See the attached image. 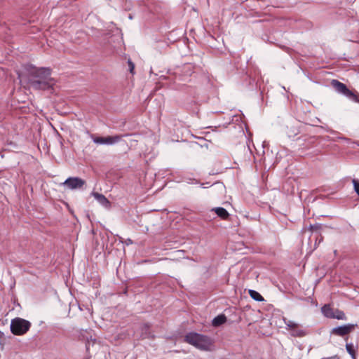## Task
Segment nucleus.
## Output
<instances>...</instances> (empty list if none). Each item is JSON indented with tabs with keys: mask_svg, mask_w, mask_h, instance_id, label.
Listing matches in <instances>:
<instances>
[{
	"mask_svg": "<svg viewBox=\"0 0 359 359\" xmlns=\"http://www.w3.org/2000/svg\"><path fill=\"white\" fill-rule=\"evenodd\" d=\"M28 82L33 89L37 90L50 89L55 84L50 68H37L33 66L28 70Z\"/></svg>",
	"mask_w": 359,
	"mask_h": 359,
	"instance_id": "1",
	"label": "nucleus"
},
{
	"mask_svg": "<svg viewBox=\"0 0 359 359\" xmlns=\"http://www.w3.org/2000/svg\"><path fill=\"white\" fill-rule=\"evenodd\" d=\"M184 341L203 351L215 350V341L209 336L196 333L189 332L184 337Z\"/></svg>",
	"mask_w": 359,
	"mask_h": 359,
	"instance_id": "2",
	"label": "nucleus"
},
{
	"mask_svg": "<svg viewBox=\"0 0 359 359\" xmlns=\"http://www.w3.org/2000/svg\"><path fill=\"white\" fill-rule=\"evenodd\" d=\"M330 85L337 93L346 96L353 102H359V94L356 91L349 90L344 83L337 79H332Z\"/></svg>",
	"mask_w": 359,
	"mask_h": 359,
	"instance_id": "3",
	"label": "nucleus"
},
{
	"mask_svg": "<svg viewBox=\"0 0 359 359\" xmlns=\"http://www.w3.org/2000/svg\"><path fill=\"white\" fill-rule=\"evenodd\" d=\"M30 327L31 323L29 321L20 318H15L11 322V331L15 335L25 334Z\"/></svg>",
	"mask_w": 359,
	"mask_h": 359,
	"instance_id": "4",
	"label": "nucleus"
},
{
	"mask_svg": "<svg viewBox=\"0 0 359 359\" xmlns=\"http://www.w3.org/2000/svg\"><path fill=\"white\" fill-rule=\"evenodd\" d=\"M125 136H128V134L116 135L114 136L107 137H95L93 135H92L91 138L93 142L95 144L111 145L120 142L122 137Z\"/></svg>",
	"mask_w": 359,
	"mask_h": 359,
	"instance_id": "5",
	"label": "nucleus"
},
{
	"mask_svg": "<svg viewBox=\"0 0 359 359\" xmlns=\"http://www.w3.org/2000/svg\"><path fill=\"white\" fill-rule=\"evenodd\" d=\"M86 184V181L78 177H70L67 178L63 184L69 189H81Z\"/></svg>",
	"mask_w": 359,
	"mask_h": 359,
	"instance_id": "6",
	"label": "nucleus"
},
{
	"mask_svg": "<svg viewBox=\"0 0 359 359\" xmlns=\"http://www.w3.org/2000/svg\"><path fill=\"white\" fill-rule=\"evenodd\" d=\"M357 325L354 324H346L341 326L334 327L332 330L331 333L334 335L344 337L350 332H351Z\"/></svg>",
	"mask_w": 359,
	"mask_h": 359,
	"instance_id": "7",
	"label": "nucleus"
},
{
	"mask_svg": "<svg viewBox=\"0 0 359 359\" xmlns=\"http://www.w3.org/2000/svg\"><path fill=\"white\" fill-rule=\"evenodd\" d=\"M151 325L149 323H144L141 326V336L142 339H147L153 337L150 331Z\"/></svg>",
	"mask_w": 359,
	"mask_h": 359,
	"instance_id": "8",
	"label": "nucleus"
},
{
	"mask_svg": "<svg viewBox=\"0 0 359 359\" xmlns=\"http://www.w3.org/2000/svg\"><path fill=\"white\" fill-rule=\"evenodd\" d=\"M91 195L103 206L107 207L109 205V200L103 194L92 192Z\"/></svg>",
	"mask_w": 359,
	"mask_h": 359,
	"instance_id": "9",
	"label": "nucleus"
},
{
	"mask_svg": "<svg viewBox=\"0 0 359 359\" xmlns=\"http://www.w3.org/2000/svg\"><path fill=\"white\" fill-rule=\"evenodd\" d=\"M212 211H214L218 217L224 220L227 219L229 217L227 210L222 207L214 208L212 209Z\"/></svg>",
	"mask_w": 359,
	"mask_h": 359,
	"instance_id": "10",
	"label": "nucleus"
},
{
	"mask_svg": "<svg viewBox=\"0 0 359 359\" xmlns=\"http://www.w3.org/2000/svg\"><path fill=\"white\" fill-rule=\"evenodd\" d=\"M226 321V317L224 314H220L213 318L212 321V325L213 327H219Z\"/></svg>",
	"mask_w": 359,
	"mask_h": 359,
	"instance_id": "11",
	"label": "nucleus"
},
{
	"mask_svg": "<svg viewBox=\"0 0 359 359\" xmlns=\"http://www.w3.org/2000/svg\"><path fill=\"white\" fill-rule=\"evenodd\" d=\"M323 313L327 318H332L334 313V310L330 307L328 305H325L321 309Z\"/></svg>",
	"mask_w": 359,
	"mask_h": 359,
	"instance_id": "12",
	"label": "nucleus"
},
{
	"mask_svg": "<svg viewBox=\"0 0 359 359\" xmlns=\"http://www.w3.org/2000/svg\"><path fill=\"white\" fill-rule=\"evenodd\" d=\"M291 335L293 337H302L306 334V330L299 328L298 326L290 331Z\"/></svg>",
	"mask_w": 359,
	"mask_h": 359,
	"instance_id": "13",
	"label": "nucleus"
},
{
	"mask_svg": "<svg viewBox=\"0 0 359 359\" xmlns=\"http://www.w3.org/2000/svg\"><path fill=\"white\" fill-rule=\"evenodd\" d=\"M249 294L252 299L257 302H263L264 300V297L258 292L254 290H250Z\"/></svg>",
	"mask_w": 359,
	"mask_h": 359,
	"instance_id": "14",
	"label": "nucleus"
},
{
	"mask_svg": "<svg viewBox=\"0 0 359 359\" xmlns=\"http://www.w3.org/2000/svg\"><path fill=\"white\" fill-rule=\"evenodd\" d=\"M322 227V224L316 223L314 224H311L309 227V229L312 232H318L321 230Z\"/></svg>",
	"mask_w": 359,
	"mask_h": 359,
	"instance_id": "15",
	"label": "nucleus"
},
{
	"mask_svg": "<svg viewBox=\"0 0 359 359\" xmlns=\"http://www.w3.org/2000/svg\"><path fill=\"white\" fill-rule=\"evenodd\" d=\"M332 318H336L338 320H344L346 318V317H345V314L343 311L336 309L334 311V316L332 317Z\"/></svg>",
	"mask_w": 359,
	"mask_h": 359,
	"instance_id": "16",
	"label": "nucleus"
},
{
	"mask_svg": "<svg viewBox=\"0 0 359 359\" xmlns=\"http://www.w3.org/2000/svg\"><path fill=\"white\" fill-rule=\"evenodd\" d=\"M346 349L347 352L351 355L353 359H355V352L353 348V346L351 344H347L346 345Z\"/></svg>",
	"mask_w": 359,
	"mask_h": 359,
	"instance_id": "17",
	"label": "nucleus"
},
{
	"mask_svg": "<svg viewBox=\"0 0 359 359\" xmlns=\"http://www.w3.org/2000/svg\"><path fill=\"white\" fill-rule=\"evenodd\" d=\"M285 324L287 325V328L290 331L298 326L297 323L290 320H289L287 323H285Z\"/></svg>",
	"mask_w": 359,
	"mask_h": 359,
	"instance_id": "18",
	"label": "nucleus"
},
{
	"mask_svg": "<svg viewBox=\"0 0 359 359\" xmlns=\"http://www.w3.org/2000/svg\"><path fill=\"white\" fill-rule=\"evenodd\" d=\"M353 184L354 187V190L359 196V180L355 179L353 180Z\"/></svg>",
	"mask_w": 359,
	"mask_h": 359,
	"instance_id": "19",
	"label": "nucleus"
},
{
	"mask_svg": "<svg viewBox=\"0 0 359 359\" xmlns=\"http://www.w3.org/2000/svg\"><path fill=\"white\" fill-rule=\"evenodd\" d=\"M128 65L129 67V71L132 74H134V69H135V64L130 60H128Z\"/></svg>",
	"mask_w": 359,
	"mask_h": 359,
	"instance_id": "20",
	"label": "nucleus"
},
{
	"mask_svg": "<svg viewBox=\"0 0 359 359\" xmlns=\"http://www.w3.org/2000/svg\"><path fill=\"white\" fill-rule=\"evenodd\" d=\"M323 236L320 235V234H318L317 236H316V243H317V241H318V243H320L322 241H323Z\"/></svg>",
	"mask_w": 359,
	"mask_h": 359,
	"instance_id": "21",
	"label": "nucleus"
},
{
	"mask_svg": "<svg viewBox=\"0 0 359 359\" xmlns=\"http://www.w3.org/2000/svg\"><path fill=\"white\" fill-rule=\"evenodd\" d=\"M296 135H297V133H294V135H292V134H290V133H288V136H289L290 137H294Z\"/></svg>",
	"mask_w": 359,
	"mask_h": 359,
	"instance_id": "22",
	"label": "nucleus"
},
{
	"mask_svg": "<svg viewBox=\"0 0 359 359\" xmlns=\"http://www.w3.org/2000/svg\"><path fill=\"white\" fill-rule=\"evenodd\" d=\"M309 142H310L311 144H313V143L314 142V141H313V137H311V138L309 139Z\"/></svg>",
	"mask_w": 359,
	"mask_h": 359,
	"instance_id": "23",
	"label": "nucleus"
},
{
	"mask_svg": "<svg viewBox=\"0 0 359 359\" xmlns=\"http://www.w3.org/2000/svg\"><path fill=\"white\" fill-rule=\"evenodd\" d=\"M128 243H132L131 240H128Z\"/></svg>",
	"mask_w": 359,
	"mask_h": 359,
	"instance_id": "24",
	"label": "nucleus"
},
{
	"mask_svg": "<svg viewBox=\"0 0 359 359\" xmlns=\"http://www.w3.org/2000/svg\"><path fill=\"white\" fill-rule=\"evenodd\" d=\"M128 243H132L131 240H128Z\"/></svg>",
	"mask_w": 359,
	"mask_h": 359,
	"instance_id": "25",
	"label": "nucleus"
}]
</instances>
